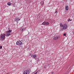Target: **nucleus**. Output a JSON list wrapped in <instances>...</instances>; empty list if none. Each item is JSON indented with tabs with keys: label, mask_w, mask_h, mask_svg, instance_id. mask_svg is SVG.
Listing matches in <instances>:
<instances>
[{
	"label": "nucleus",
	"mask_w": 74,
	"mask_h": 74,
	"mask_svg": "<svg viewBox=\"0 0 74 74\" xmlns=\"http://www.w3.org/2000/svg\"><path fill=\"white\" fill-rule=\"evenodd\" d=\"M60 31H63L64 29H66L67 28V25L65 24L64 25L61 23L60 24Z\"/></svg>",
	"instance_id": "obj_1"
},
{
	"label": "nucleus",
	"mask_w": 74,
	"mask_h": 74,
	"mask_svg": "<svg viewBox=\"0 0 74 74\" xmlns=\"http://www.w3.org/2000/svg\"><path fill=\"white\" fill-rule=\"evenodd\" d=\"M5 36L6 35L5 34H3V35H2V34H1L0 36H1V40H5Z\"/></svg>",
	"instance_id": "obj_2"
},
{
	"label": "nucleus",
	"mask_w": 74,
	"mask_h": 74,
	"mask_svg": "<svg viewBox=\"0 0 74 74\" xmlns=\"http://www.w3.org/2000/svg\"><path fill=\"white\" fill-rule=\"evenodd\" d=\"M25 29H26V27H25V26L22 27L21 28H20V30L22 32H24V31H25V30H26Z\"/></svg>",
	"instance_id": "obj_3"
},
{
	"label": "nucleus",
	"mask_w": 74,
	"mask_h": 74,
	"mask_svg": "<svg viewBox=\"0 0 74 74\" xmlns=\"http://www.w3.org/2000/svg\"><path fill=\"white\" fill-rule=\"evenodd\" d=\"M30 71L29 70H27V71H25L23 72V74H29V72Z\"/></svg>",
	"instance_id": "obj_4"
},
{
	"label": "nucleus",
	"mask_w": 74,
	"mask_h": 74,
	"mask_svg": "<svg viewBox=\"0 0 74 74\" xmlns=\"http://www.w3.org/2000/svg\"><path fill=\"white\" fill-rule=\"evenodd\" d=\"M21 19H19L18 17H16L15 18L14 20L17 23H18V21L20 20Z\"/></svg>",
	"instance_id": "obj_5"
},
{
	"label": "nucleus",
	"mask_w": 74,
	"mask_h": 74,
	"mask_svg": "<svg viewBox=\"0 0 74 74\" xmlns=\"http://www.w3.org/2000/svg\"><path fill=\"white\" fill-rule=\"evenodd\" d=\"M22 41H17L16 42L17 45H22Z\"/></svg>",
	"instance_id": "obj_6"
},
{
	"label": "nucleus",
	"mask_w": 74,
	"mask_h": 74,
	"mask_svg": "<svg viewBox=\"0 0 74 74\" xmlns=\"http://www.w3.org/2000/svg\"><path fill=\"white\" fill-rule=\"evenodd\" d=\"M49 23H48V22H43L42 24L43 25H49Z\"/></svg>",
	"instance_id": "obj_7"
},
{
	"label": "nucleus",
	"mask_w": 74,
	"mask_h": 74,
	"mask_svg": "<svg viewBox=\"0 0 74 74\" xmlns=\"http://www.w3.org/2000/svg\"><path fill=\"white\" fill-rule=\"evenodd\" d=\"M60 38V36H54L53 38L54 40H56L58 39H59Z\"/></svg>",
	"instance_id": "obj_8"
},
{
	"label": "nucleus",
	"mask_w": 74,
	"mask_h": 74,
	"mask_svg": "<svg viewBox=\"0 0 74 74\" xmlns=\"http://www.w3.org/2000/svg\"><path fill=\"white\" fill-rule=\"evenodd\" d=\"M33 57L35 60H37V57L36 56V55H33Z\"/></svg>",
	"instance_id": "obj_9"
},
{
	"label": "nucleus",
	"mask_w": 74,
	"mask_h": 74,
	"mask_svg": "<svg viewBox=\"0 0 74 74\" xmlns=\"http://www.w3.org/2000/svg\"><path fill=\"white\" fill-rule=\"evenodd\" d=\"M40 4H41V5H43L44 4V1H41L40 2Z\"/></svg>",
	"instance_id": "obj_10"
},
{
	"label": "nucleus",
	"mask_w": 74,
	"mask_h": 74,
	"mask_svg": "<svg viewBox=\"0 0 74 74\" xmlns=\"http://www.w3.org/2000/svg\"><path fill=\"white\" fill-rule=\"evenodd\" d=\"M10 35V33H8V32H7L6 36H7V37L9 36Z\"/></svg>",
	"instance_id": "obj_11"
},
{
	"label": "nucleus",
	"mask_w": 74,
	"mask_h": 74,
	"mask_svg": "<svg viewBox=\"0 0 74 74\" xmlns=\"http://www.w3.org/2000/svg\"><path fill=\"white\" fill-rule=\"evenodd\" d=\"M65 9V10H69V8H68V6H66Z\"/></svg>",
	"instance_id": "obj_12"
},
{
	"label": "nucleus",
	"mask_w": 74,
	"mask_h": 74,
	"mask_svg": "<svg viewBox=\"0 0 74 74\" xmlns=\"http://www.w3.org/2000/svg\"><path fill=\"white\" fill-rule=\"evenodd\" d=\"M7 4L8 5H11V3L10 2H8L7 3Z\"/></svg>",
	"instance_id": "obj_13"
},
{
	"label": "nucleus",
	"mask_w": 74,
	"mask_h": 74,
	"mask_svg": "<svg viewBox=\"0 0 74 74\" xmlns=\"http://www.w3.org/2000/svg\"><path fill=\"white\" fill-rule=\"evenodd\" d=\"M11 32H12V31L11 30H9V31H8V33H11Z\"/></svg>",
	"instance_id": "obj_14"
},
{
	"label": "nucleus",
	"mask_w": 74,
	"mask_h": 74,
	"mask_svg": "<svg viewBox=\"0 0 74 74\" xmlns=\"http://www.w3.org/2000/svg\"><path fill=\"white\" fill-rule=\"evenodd\" d=\"M66 34H67L66 33H64L63 34V36H66Z\"/></svg>",
	"instance_id": "obj_15"
},
{
	"label": "nucleus",
	"mask_w": 74,
	"mask_h": 74,
	"mask_svg": "<svg viewBox=\"0 0 74 74\" xmlns=\"http://www.w3.org/2000/svg\"><path fill=\"white\" fill-rule=\"evenodd\" d=\"M0 49H2V46H0Z\"/></svg>",
	"instance_id": "obj_16"
},
{
	"label": "nucleus",
	"mask_w": 74,
	"mask_h": 74,
	"mask_svg": "<svg viewBox=\"0 0 74 74\" xmlns=\"http://www.w3.org/2000/svg\"><path fill=\"white\" fill-rule=\"evenodd\" d=\"M57 12H58V11H56V12H55V13L56 14H57Z\"/></svg>",
	"instance_id": "obj_17"
},
{
	"label": "nucleus",
	"mask_w": 74,
	"mask_h": 74,
	"mask_svg": "<svg viewBox=\"0 0 74 74\" xmlns=\"http://www.w3.org/2000/svg\"><path fill=\"white\" fill-rule=\"evenodd\" d=\"M71 20L70 19H69L68 20V21H71Z\"/></svg>",
	"instance_id": "obj_18"
},
{
	"label": "nucleus",
	"mask_w": 74,
	"mask_h": 74,
	"mask_svg": "<svg viewBox=\"0 0 74 74\" xmlns=\"http://www.w3.org/2000/svg\"><path fill=\"white\" fill-rule=\"evenodd\" d=\"M37 74V72H36L35 73H34V74Z\"/></svg>",
	"instance_id": "obj_19"
},
{
	"label": "nucleus",
	"mask_w": 74,
	"mask_h": 74,
	"mask_svg": "<svg viewBox=\"0 0 74 74\" xmlns=\"http://www.w3.org/2000/svg\"><path fill=\"white\" fill-rule=\"evenodd\" d=\"M53 72H52L51 73V74H53Z\"/></svg>",
	"instance_id": "obj_20"
},
{
	"label": "nucleus",
	"mask_w": 74,
	"mask_h": 74,
	"mask_svg": "<svg viewBox=\"0 0 74 74\" xmlns=\"http://www.w3.org/2000/svg\"><path fill=\"white\" fill-rule=\"evenodd\" d=\"M44 68H45V66L44 67Z\"/></svg>",
	"instance_id": "obj_21"
},
{
	"label": "nucleus",
	"mask_w": 74,
	"mask_h": 74,
	"mask_svg": "<svg viewBox=\"0 0 74 74\" xmlns=\"http://www.w3.org/2000/svg\"><path fill=\"white\" fill-rule=\"evenodd\" d=\"M73 67H74V66L73 65Z\"/></svg>",
	"instance_id": "obj_22"
},
{
	"label": "nucleus",
	"mask_w": 74,
	"mask_h": 74,
	"mask_svg": "<svg viewBox=\"0 0 74 74\" xmlns=\"http://www.w3.org/2000/svg\"><path fill=\"white\" fill-rule=\"evenodd\" d=\"M71 0V1L72 0Z\"/></svg>",
	"instance_id": "obj_23"
}]
</instances>
